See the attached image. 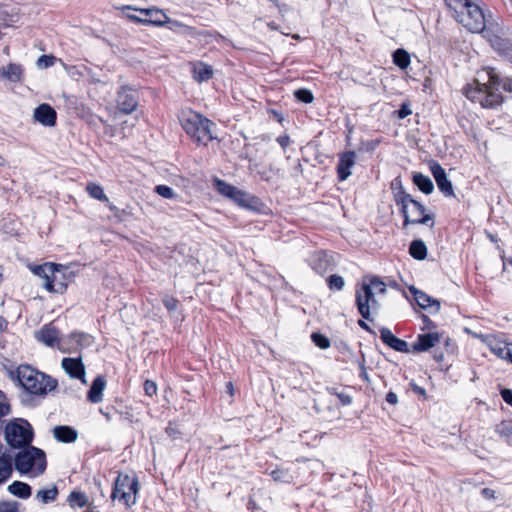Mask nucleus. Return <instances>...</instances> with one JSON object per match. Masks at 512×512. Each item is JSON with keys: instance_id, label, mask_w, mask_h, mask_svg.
<instances>
[{"instance_id": "nucleus-60", "label": "nucleus", "mask_w": 512, "mask_h": 512, "mask_svg": "<svg viewBox=\"0 0 512 512\" xmlns=\"http://www.w3.org/2000/svg\"><path fill=\"white\" fill-rule=\"evenodd\" d=\"M358 325H359L361 328L365 329L366 331H368V332H372L371 328L368 326V324H367L364 320H359V321H358Z\"/></svg>"}, {"instance_id": "nucleus-63", "label": "nucleus", "mask_w": 512, "mask_h": 512, "mask_svg": "<svg viewBox=\"0 0 512 512\" xmlns=\"http://www.w3.org/2000/svg\"><path fill=\"white\" fill-rule=\"evenodd\" d=\"M166 432H167L169 435H172V434H174V429H172V428L168 427V428L166 429Z\"/></svg>"}, {"instance_id": "nucleus-36", "label": "nucleus", "mask_w": 512, "mask_h": 512, "mask_svg": "<svg viewBox=\"0 0 512 512\" xmlns=\"http://www.w3.org/2000/svg\"><path fill=\"white\" fill-rule=\"evenodd\" d=\"M216 188L220 194L228 198H231L233 196V193H235L237 189L235 186H232L226 183L225 181L219 179L216 180Z\"/></svg>"}, {"instance_id": "nucleus-12", "label": "nucleus", "mask_w": 512, "mask_h": 512, "mask_svg": "<svg viewBox=\"0 0 512 512\" xmlns=\"http://www.w3.org/2000/svg\"><path fill=\"white\" fill-rule=\"evenodd\" d=\"M431 173L436 181L438 189L447 197L454 196V190L451 181L447 178L445 170L437 162L430 165Z\"/></svg>"}, {"instance_id": "nucleus-59", "label": "nucleus", "mask_w": 512, "mask_h": 512, "mask_svg": "<svg viewBox=\"0 0 512 512\" xmlns=\"http://www.w3.org/2000/svg\"><path fill=\"white\" fill-rule=\"evenodd\" d=\"M127 17L134 21V22H137V23H143V18H140L138 17L137 15H134V14H128Z\"/></svg>"}, {"instance_id": "nucleus-58", "label": "nucleus", "mask_w": 512, "mask_h": 512, "mask_svg": "<svg viewBox=\"0 0 512 512\" xmlns=\"http://www.w3.org/2000/svg\"><path fill=\"white\" fill-rule=\"evenodd\" d=\"M226 391L231 397L234 395V386L232 382H227Z\"/></svg>"}, {"instance_id": "nucleus-32", "label": "nucleus", "mask_w": 512, "mask_h": 512, "mask_svg": "<svg viewBox=\"0 0 512 512\" xmlns=\"http://www.w3.org/2000/svg\"><path fill=\"white\" fill-rule=\"evenodd\" d=\"M393 62L400 69H406L410 65V56L403 49H397L393 54Z\"/></svg>"}, {"instance_id": "nucleus-4", "label": "nucleus", "mask_w": 512, "mask_h": 512, "mask_svg": "<svg viewBox=\"0 0 512 512\" xmlns=\"http://www.w3.org/2000/svg\"><path fill=\"white\" fill-rule=\"evenodd\" d=\"M17 378L21 386L33 395H46L58 386L55 378L29 365H20L17 368Z\"/></svg>"}, {"instance_id": "nucleus-62", "label": "nucleus", "mask_w": 512, "mask_h": 512, "mask_svg": "<svg viewBox=\"0 0 512 512\" xmlns=\"http://www.w3.org/2000/svg\"><path fill=\"white\" fill-rule=\"evenodd\" d=\"M506 360H508L512 363V343L509 344Z\"/></svg>"}, {"instance_id": "nucleus-10", "label": "nucleus", "mask_w": 512, "mask_h": 512, "mask_svg": "<svg viewBox=\"0 0 512 512\" xmlns=\"http://www.w3.org/2000/svg\"><path fill=\"white\" fill-rule=\"evenodd\" d=\"M116 103L120 113L131 114L138 107V94L129 87H121L117 93Z\"/></svg>"}, {"instance_id": "nucleus-46", "label": "nucleus", "mask_w": 512, "mask_h": 512, "mask_svg": "<svg viewBox=\"0 0 512 512\" xmlns=\"http://www.w3.org/2000/svg\"><path fill=\"white\" fill-rule=\"evenodd\" d=\"M55 62V57L52 55H42L37 60V65L39 68H48L52 66Z\"/></svg>"}, {"instance_id": "nucleus-37", "label": "nucleus", "mask_w": 512, "mask_h": 512, "mask_svg": "<svg viewBox=\"0 0 512 512\" xmlns=\"http://www.w3.org/2000/svg\"><path fill=\"white\" fill-rule=\"evenodd\" d=\"M52 265H53V263H44L43 265H37L32 268V272L36 276L44 279V282H45L49 278V273L52 274V272H51Z\"/></svg>"}, {"instance_id": "nucleus-49", "label": "nucleus", "mask_w": 512, "mask_h": 512, "mask_svg": "<svg viewBox=\"0 0 512 512\" xmlns=\"http://www.w3.org/2000/svg\"><path fill=\"white\" fill-rule=\"evenodd\" d=\"M411 113H412V111H411L409 105L406 103H403L401 105V108L398 110V117L400 119H403V118L409 116Z\"/></svg>"}, {"instance_id": "nucleus-7", "label": "nucleus", "mask_w": 512, "mask_h": 512, "mask_svg": "<svg viewBox=\"0 0 512 512\" xmlns=\"http://www.w3.org/2000/svg\"><path fill=\"white\" fill-rule=\"evenodd\" d=\"M5 440L12 448H24L33 441V429L30 423L22 418H15L5 426Z\"/></svg>"}, {"instance_id": "nucleus-35", "label": "nucleus", "mask_w": 512, "mask_h": 512, "mask_svg": "<svg viewBox=\"0 0 512 512\" xmlns=\"http://www.w3.org/2000/svg\"><path fill=\"white\" fill-rule=\"evenodd\" d=\"M326 283L328 288L333 292L341 291L345 287L344 278L338 274H332L328 276L326 279Z\"/></svg>"}, {"instance_id": "nucleus-56", "label": "nucleus", "mask_w": 512, "mask_h": 512, "mask_svg": "<svg viewBox=\"0 0 512 512\" xmlns=\"http://www.w3.org/2000/svg\"><path fill=\"white\" fill-rule=\"evenodd\" d=\"M311 339L317 347H320V331L313 332Z\"/></svg>"}, {"instance_id": "nucleus-39", "label": "nucleus", "mask_w": 512, "mask_h": 512, "mask_svg": "<svg viewBox=\"0 0 512 512\" xmlns=\"http://www.w3.org/2000/svg\"><path fill=\"white\" fill-rule=\"evenodd\" d=\"M271 477L275 482L289 483L292 476L284 469H275L271 472Z\"/></svg>"}, {"instance_id": "nucleus-57", "label": "nucleus", "mask_w": 512, "mask_h": 512, "mask_svg": "<svg viewBox=\"0 0 512 512\" xmlns=\"http://www.w3.org/2000/svg\"><path fill=\"white\" fill-rule=\"evenodd\" d=\"M503 89L512 92V79H507L503 82Z\"/></svg>"}, {"instance_id": "nucleus-45", "label": "nucleus", "mask_w": 512, "mask_h": 512, "mask_svg": "<svg viewBox=\"0 0 512 512\" xmlns=\"http://www.w3.org/2000/svg\"><path fill=\"white\" fill-rule=\"evenodd\" d=\"M19 507L17 501H0V512H20Z\"/></svg>"}, {"instance_id": "nucleus-34", "label": "nucleus", "mask_w": 512, "mask_h": 512, "mask_svg": "<svg viewBox=\"0 0 512 512\" xmlns=\"http://www.w3.org/2000/svg\"><path fill=\"white\" fill-rule=\"evenodd\" d=\"M70 506H78V507H85L88 503L87 496L85 493L80 491H72L67 499Z\"/></svg>"}, {"instance_id": "nucleus-8", "label": "nucleus", "mask_w": 512, "mask_h": 512, "mask_svg": "<svg viewBox=\"0 0 512 512\" xmlns=\"http://www.w3.org/2000/svg\"><path fill=\"white\" fill-rule=\"evenodd\" d=\"M139 490V482L136 476L119 473L111 493V499H119L127 507H131L136 503V495Z\"/></svg>"}, {"instance_id": "nucleus-64", "label": "nucleus", "mask_w": 512, "mask_h": 512, "mask_svg": "<svg viewBox=\"0 0 512 512\" xmlns=\"http://www.w3.org/2000/svg\"><path fill=\"white\" fill-rule=\"evenodd\" d=\"M254 506H255V502H254L253 500H250V501L248 502V507H249V508H254Z\"/></svg>"}, {"instance_id": "nucleus-26", "label": "nucleus", "mask_w": 512, "mask_h": 512, "mask_svg": "<svg viewBox=\"0 0 512 512\" xmlns=\"http://www.w3.org/2000/svg\"><path fill=\"white\" fill-rule=\"evenodd\" d=\"M13 462L10 455L0 456V484L5 483L12 475Z\"/></svg>"}, {"instance_id": "nucleus-18", "label": "nucleus", "mask_w": 512, "mask_h": 512, "mask_svg": "<svg viewBox=\"0 0 512 512\" xmlns=\"http://www.w3.org/2000/svg\"><path fill=\"white\" fill-rule=\"evenodd\" d=\"M381 340L390 348L398 352L409 353L410 349L408 343L400 338H397L388 328L380 330Z\"/></svg>"}, {"instance_id": "nucleus-61", "label": "nucleus", "mask_w": 512, "mask_h": 512, "mask_svg": "<svg viewBox=\"0 0 512 512\" xmlns=\"http://www.w3.org/2000/svg\"><path fill=\"white\" fill-rule=\"evenodd\" d=\"M330 346V341L327 337L322 335V349H326Z\"/></svg>"}, {"instance_id": "nucleus-16", "label": "nucleus", "mask_w": 512, "mask_h": 512, "mask_svg": "<svg viewBox=\"0 0 512 512\" xmlns=\"http://www.w3.org/2000/svg\"><path fill=\"white\" fill-rule=\"evenodd\" d=\"M356 153L348 151L340 154L337 165V175L340 181H345L351 175V169L355 165Z\"/></svg>"}, {"instance_id": "nucleus-44", "label": "nucleus", "mask_w": 512, "mask_h": 512, "mask_svg": "<svg viewBox=\"0 0 512 512\" xmlns=\"http://www.w3.org/2000/svg\"><path fill=\"white\" fill-rule=\"evenodd\" d=\"M162 303L169 312L177 310L179 305L178 299L171 295H164L162 298Z\"/></svg>"}, {"instance_id": "nucleus-47", "label": "nucleus", "mask_w": 512, "mask_h": 512, "mask_svg": "<svg viewBox=\"0 0 512 512\" xmlns=\"http://www.w3.org/2000/svg\"><path fill=\"white\" fill-rule=\"evenodd\" d=\"M143 387H144L145 394H146L147 396H153V395H155V394H156V392H157V385H156V383H155L154 381H152V380H146V381L144 382Z\"/></svg>"}, {"instance_id": "nucleus-27", "label": "nucleus", "mask_w": 512, "mask_h": 512, "mask_svg": "<svg viewBox=\"0 0 512 512\" xmlns=\"http://www.w3.org/2000/svg\"><path fill=\"white\" fill-rule=\"evenodd\" d=\"M193 74L198 82L208 81L213 76V69L210 65L199 62L194 65Z\"/></svg>"}, {"instance_id": "nucleus-53", "label": "nucleus", "mask_w": 512, "mask_h": 512, "mask_svg": "<svg viewBox=\"0 0 512 512\" xmlns=\"http://www.w3.org/2000/svg\"><path fill=\"white\" fill-rule=\"evenodd\" d=\"M341 405H348L351 403V397L345 394H336Z\"/></svg>"}, {"instance_id": "nucleus-25", "label": "nucleus", "mask_w": 512, "mask_h": 512, "mask_svg": "<svg viewBox=\"0 0 512 512\" xmlns=\"http://www.w3.org/2000/svg\"><path fill=\"white\" fill-rule=\"evenodd\" d=\"M7 490L12 495L20 499H28L32 495V488L29 484L22 481H14L8 487Z\"/></svg>"}, {"instance_id": "nucleus-5", "label": "nucleus", "mask_w": 512, "mask_h": 512, "mask_svg": "<svg viewBox=\"0 0 512 512\" xmlns=\"http://www.w3.org/2000/svg\"><path fill=\"white\" fill-rule=\"evenodd\" d=\"M14 465L16 470L22 474H27L33 469L36 470L37 475L42 474L47 465L45 452L30 444L15 455Z\"/></svg>"}, {"instance_id": "nucleus-29", "label": "nucleus", "mask_w": 512, "mask_h": 512, "mask_svg": "<svg viewBox=\"0 0 512 512\" xmlns=\"http://www.w3.org/2000/svg\"><path fill=\"white\" fill-rule=\"evenodd\" d=\"M409 253L413 258L417 260L425 259L427 255V248L425 243L422 240H414L410 244Z\"/></svg>"}, {"instance_id": "nucleus-15", "label": "nucleus", "mask_w": 512, "mask_h": 512, "mask_svg": "<svg viewBox=\"0 0 512 512\" xmlns=\"http://www.w3.org/2000/svg\"><path fill=\"white\" fill-rule=\"evenodd\" d=\"M473 337L480 339L487 344L489 349L499 358L506 360L510 343L500 341L493 336L472 333Z\"/></svg>"}, {"instance_id": "nucleus-20", "label": "nucleus", "mask_w": 512, "mask_h": 512, "mask_svg": "<svg viewBox=\"0 0 512 512\" xmlns=\"http://www.w3.org/2000/svg\"><path fill=\"white\" fill-rule=\"evenodd\" d=\"M36 337L46 346L54 347L59 342V331L51 325H44L41 330L36 333Z\"/></svg>"}, {"instance_id": "nucleus-14", "label": "nucleus", "mask_w": 512, "mask_h": 512, "mask_svg": "<svg viewBox=\"0 0 512 512\" xmlns=\"http://www.w3.org/2000/svg\"><path fill=\"white\" fill-rule=\"evenodd\" d=\"M62 368L71 377L80 379L82 383H86L85 379V366L82 362L81 357L78 358H63Z\"/></svg>"}, {"instance_id": "nucleus-13", "label": "nucleus", "mask_w": 512, "mask_h": 512, "mask_svg": "<svg viewBox=\"0 0 512 512\" xmlns=\"http://www.w3.org/2000/svg\"><path fill=\"white\" fill-rule=\"evenodd\" d=\"M33 118L45 127H54L57 123V112L51 105L42 103L34 109Z\"/></svg>"}, {"instance_id": "nucleus-2", "label": "nucleus", "mask_w": 512, "mask_h": 512, "mask_svg": "<svg viewBox=\"0 0 512 512\" xmlns=\"http://www.w3.org/2000/svg\"><path fill=\"white\" fill-rule=\"evenodd\" d=\"M454 11L455 19L472 33H481L486 27L482 9L469 0H445Z\"/></svg>"}, {"instance_id": "nucleus-38", "label": "nucleus", "mask_w": 512, "mask_h": 512, "mask_svg": "<svg viewBox=\"0 0 512 512\" xmlns=\"http://www.w3.org/2000/svg\"><path fill=\"white\" fill-rule=\"evenodd\" d=\"M297 101L309 104L314 100L313 93L309 89L301 88L294 91Z\"/></svg>"}, {"instance_id": "nucleus-21", "label": "nucleus", "mask_w": 512, "mask_h": 512, "mask_svg": "<svg viewBox=\"0 0 512 512\" xmlns=\"http://www.w3.org/2000/svg\"><path fill=\"white\" fill-rule=\"evenodd\" d=\"M53 436L59 442L73 443L77 440L78 432L71 426L59 425L54 427Z\"/></svg>"}, {"instance_id": "nucleus-1", "label": "nucleus", "mask_w": 512, "mask_h": 512, "mask_svg": "<svg viewBox=\"0 0 512 512\" xmlns=\"http://www.w3.org/2000/svg\"><path fill=\"white\" fill-rule=\"evenodd\" d=\"M500 79L493 68H485L478 72L477 78L465 86V96L482 107L493 108L503 101L499 92Z\"/></svg>"}, {"instance_id": "nucleus-43", "label": "nucleus", "mask_w": 512, "mask_h": 512, "mask_svg": "<svg viewBox=\"0 0 512 512\" xmlns=\"http://www.w3.org/2000/svg\"><path fill=\"white\" fill-rule=\"evenodd\" d=\"M154 190L158 195L166 199H173L176 196L174 190L167 185H157Z\"/></svg>"}, {"instance_id": "nucleus-48", "label": "nucleus", "mask_w": 512, "mask_h": 512, "mask_svg": "<svg viewBox=\"0 0 512 512\" xmlns=\"http://www.w3.org/2000/svg\"><path fill=\"white\" fill-rule=\"evenodd\" d=\"M106 205L116 218L123 219L124 215H130L129 213L126 212V210L119 209L114 204H112L110 201H109V203H106Z\"/></svg>"}, {"instance_id": "nucleus-54", "label": "nucleus", "mask_w": 512, "mask_h": 512, "mask_svg": "<svg viewBox=\"0 0 512 512\" xmlns=\"http://www.w3.org/2000/svg\"><path fill=\"white\" fill-rule=\"evenodd\" d=\"M386 401L392 405H395L398 402V397L394 392H389L386 395Z\"/></svg>"}, {"instance_id": "nucleus-23", "label": "nucleus", "mask_w": 512, "mask_h": 512, "mask_svg": "<svg viewBox=\"0 0 512 512\" xmlns=\"http://www.w3.org/2000/svg\"><path fill=\"white\" fill-rule=\"evenodd\" d=\"M105 386H106V381H105L104 377L101 375L97 376L93 380L91 387L88 390L87 399L91 403L101 402L103 399V391L105 389Z\"/></svg>"}, {"instance_id": "nucleus-19", "label": "nucleus", "mask_w": 512, "mask_h": 512, "mask_svg": "<svg viewBox=\"0 0 512 512\" xmlns=\"http://www.w3.org/2000/svg\"><path fill=\"white\" fill-rule=\"evenodd\" d=\"M145 16L143 18L144 24H152L155 26H163L170 21L169 17L158 8L137 9Z\"/></svg>"}, {"instance_id": "nucleus-52", "label": "nucleus", "mask_w": 512, "mask_h": 512, "mask_svg": "<svg viewBox=\"0 0 512 512\" xmlns=\"http://www.w3.org/2000/svg\"><path fill=\"white\" fill-rule=\"evenodd\" d=\"M481 494L486 499H494L495 498V491L490 488L482 489Z\"/></svg>"}, {"instance_id": "nucleus-55", "label": "nucleus", "mask_w": 512, "mask_h": 512, "mask_svg": "<svg viewBox=\"0 0 512 512\" xmlns=\"http://www.w3.org/2000/svg\"><path fill=\"white\" fill-rule=\"evenodd\" d=\"M360 369H361L360 377L364 381L370 382V378H369L368 373L366 371V368H365V365H364V361L360 363Z\"/></svg>"}, {"instance_id": "nucleus-28", "label": "nucleus", "mask_w": 512, "mask_h": 512, "mask_svg": "<svg viewBox=\"0 0 512 512\" xmlns=\"http://www.w3.org/2000/svg\"><path fill=\"white\" fill-rule=\"evenodd\" d=\"M413 183L425 194H431L434 190L431 179L422 173L413 174Z\"/></svg>"}, {"instance_id": "nucleus-9", "label": "nucleus", "mask_w": 512, "mask_h": 512, "mask_svg": "<svg viewBox=\"0 0 512 512\" xmlns=\"http://www.w3.org/2000/svg\"><path fill=\"white\" fill-rule=\"evenodd\" d=\"M51 270L52 274L49 273V278L43 284L44 288L49 292L64 293L71 280L72 272L63 265L55 263Z\"/></svg>"}, {"instance_id": "nucleus-30", "label": "nucleus", "mask_w": 512, "mask_h": 512, "mask_svg": "<svg viewBox=\"0 0 512 512\" xmlns=\"http://www.w3.org/2000/svg\"><path fill=\"white\" fill-rule=\"evenodd\" d=\"M58 496V489L56 486H53L50 489H41L36 493V499H38L43 504H48L56 500Z\"/></svg>"}, {"instance_id": "nucleus-6", "label": "nucleus", "mask_w": 512, "mask_h": 512, "mask_svg": "<svg viewBox=\"0 0 512 512\" xmlns=\"http://www.w3.org/2000/svg\"><path fill=\"white\" fill-rule=\"evenodd\" d=\"M181 125L185 132L197 143L207 144L214 137L211 127L214 125L212 121L202 115L189 112L181 119Z\"/></svg>"}, {"instance_id": "nucleus-42", "label": "nucleus", "mask_w": 512, "mask_h": 512, "mask_svg": "<svg viewBox=\"0 0 512 512\" xmlns=\"http://www.w3.org/2000/svg\"><path fill=\"white\" fill-rule=\"evenodd\" d=\"M496 432L502 437H509L512 435V421H502L497 425Z\"/></svg>"}, {"instance_id": "nucleus-11", "label": "nucleus", "mask_w": 512, "mask_h": 512, "mask_svg": "<svg viewBox=\"0 0 512 512\" xmlns=\"http://www.w3.org/2000/svg\"><path fill=\"white\" fill-rule=\"evenodd\" d=\"M404 224H424L430 227L434 226L433 217L430 214H425V207L417 202L403 211Z\"/></svg>"}, {"instance_id": "nucleus-22", "label": "nucleus", "mask_w": 512, "mask_h": 512, "mask_svg": "<svg viewBox=\"0 0 512 512\" xmlns=\"http://www.w3.org/2000/svg\"><path fill=\"white\" fill-rule=\"evenodd\" d=\"M410 291L414 295V299L417 304L423 309H432L434 312H439L440 310V302L436 299H433L426 293L416 290L415 288H411Z\"/></svg>"}, {"instance_id": "nucleus-41", "label": "nucleus", "mask_w": 512, "mask_h": 512, "mask_svg": "<svg viewBox=\"0 0 512 512\" xmlns=\"http://www.w3.org/2000/svg\"><path fill=\"white\" fill-rule=\"evenodd\" d=\"M418 201L414 200L411 195L407 194L404 191H401L397 196V203L401 204L402 212L406 210L408 207L412 206L413 203H417Z\"/></svg>"}, {"instance_id": "nucleus-51", "label": "nucleus", "mask_w": 512, "mask_h": 512, "mask_svg": "<svg viewBox=\"0 0 512 512\" xmlns=\"http://www.w3.org/2000/svg\"><path fill=\"white\" fill-rule=\"evenodd\" d=\"M276 140L283 149H285L290 143V138L288 135H280Z\"/></svg>"}, {"instance_id": "nucleus-17", "label": "nucleus", "mask_w": 512, "mask_h": 512, "mask_svg": "<svg viewBox=\"0 0 512 512\" xmlns=\"http://www.w3.org/2000/svg\"><path fill=\"white\" fill-rule=\"evenodd\" d=\"M440 342L439 333H427L420 334L417 340L412 344V351L421 353L426 352L429 349L433 348Z\"/></svg>"}, {"instance_id": "nucleus-3", "label": "nucleus", "mask_w": 512, "mask_h": 512, "mask_svg": "<svg viewBox=\"0 0 512 512\" xmlns=\"http://www.w3.org/2000/svg\"><path fill=\"white\" fill-rule=\"evenodd\" d=\"M386 290V284L377 277L370 278L368 282L363 281L356 289V305L364 319L371 320V312L379 307L376 296L385 294Z\"/></svg>"}, {"instance_id": "nucleus-31", "label": "nucleus", "mask_w": 512, "mask_h": 512, "mask_svg": "<svg viewBox=\"0 0 512 512\" xmlns=\"http://www.w3.org/2000/svg\"><path fill=\"white\" fill-rule=\"evenodd\" d=\"M86 191L92 198L109 203V199L100 185L90 182L86 186Z\"/></svg>"}, {"instance_id": "nucleus-40", "label": "nucleus", "mask_w": 512, "mask_h": 512, "mask_svg": "<svg viewBox=\"0 0 512 512\" xmlns=\"http://www.w3.org/2000/svg\"><path fill=\"white\" fill-rule=\"evenodd\" d=\"M249 198H250V196L246 192L239 190L237 188L235 193H233V196L230 199L233 200L235 203H237L240 206L248 207L249 206V202H248Z\"/></svg>"}, {"instance_id": "nucleus-50", "label": "nucleus", "mask_w": 512, "mask_h": 512, "mask_svg": "<svg viewBox=\"0 0 512 512\" xmlns=\"http://www.w3.org/2000/svg\"><path fill=\"white\" fill-rule=\"evenodd\" d=\"M501 396L508 405L512 406V391L510 389H502Z\"/></svg>"}, {"instance_id": "nucleus-24", "label": "nucleus", "mask_w": 512, "mask_h": 512, "mask_svg": "<svg viewBox=\"0 0 512 512\" xmlns=\"http://www.w3.org/2000/svg\"><path fill=\"white\" fill-rule=\"evenodd\" d=\"M23 76L22 66L15 63H10L3 67L0 71V77L5 78L11 82H20Z\"/></svg>"}, {"instance_id": "nucleus-33", "label": "nucleus", "mask_w": 512, "mask_h": 512, "mask_svg": "<svg viewBox=\"0 0 512 512\" xmlns=\"http://www.w3.org/2000/svg\"><path fill=\"white\" fill-rule=\"evenodd\" d=\"M69 338L79 347L90 346L93 342L92 336L84 332H73Z\"/></svg>"}]
</instances>
